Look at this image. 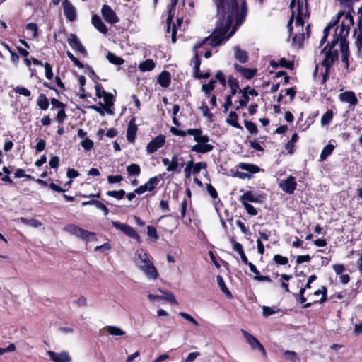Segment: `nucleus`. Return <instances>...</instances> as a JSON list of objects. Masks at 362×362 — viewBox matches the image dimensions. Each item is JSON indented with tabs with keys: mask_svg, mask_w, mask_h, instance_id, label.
Instances as JSON below:
<instances>
[{
	"mask_svg": "<svg viewBox=\"0 0 362 362\" xmlns=\"http://www.w3.org/2000/svg\"><path fill=\"white\" fill-rule=\"evenodd\" d=\"M239 25H236V20L226 18L225 19H219L217 18L216 26L214 31L207 37L197 42L194 46V55L192 59V63L194 64L195 74L199 71L201 64L199 56L203 54V51L200 49L205 45H209L211 47H216L223 42L228 40L236 31Z\"/></svg>",
	"mask_w": 362,
	"mask_h": 362,
	"instance_id": "f257e3e1",
	"label": "nucleus"
},
{
	"mask_svg": "<svg viewBox=\"0 0 362 362\" xmlns=\"http://www.w3.org/2000/svg\"><path fill=\"white\" fill-rule=\"evenodd\" d=\"M216 6V18H226L236 20V25H240L246 15L247 5L245 0H213Z\"/></svg>",
	"mask_w": 362,
	"mask_h": 362,
	"instance_id": "f03ea898",
	"label": "nucleus"
},
{
	"mask_svg": "<svg viewBox=\"0 0 362 362\" xmlns=\"http://www.w3.org/2000/svg\"><path fill=\"white\" fill-rule=\"evenodd\" d=\"M354 24L353 16L350 13L344 16L340 24L334 28V34L332 40V45L339 43L340 51L341 53V62L344 64V68L349 69V42L346 37L349 35L350 26Z\"/></svg>",
	"mask_w": 362,
	"mask_h": 362,
	"instance_id": "7ed1b4c3",
	"label": "nucleus"
},
{
	"mask_svg": "<svg viewBox=\"0 0 362 362\" xmlns=\"http://www.w3.org/2000/svg\"><path fill=\"white\" fill-rule=\"evenodd\" d=\"M291 11V16L288 23L287 27L290 33L292 31V23L293 18H296V27L303 29L304 21L303 16H305L307 8L305 0H291L289 5Z\"/></svg>",
	"mask_w": 362,
	"mask_h": 362,
	"instance_id": "20e7f679",
	"label": "nucleus"
},
{
	"mask_svg": "<svg viewBox=\"0 0 362 362\" xmlns=\"http://www.w3.org/2000/svg\"><path fill=\"white\" fill-rule=\"evenodd\" d=\"M186 134L192 135L194 140L197 142L195 145L192 147V151L196 153H206L214 149V146L209 144V137L208 135L202 134L201 129H188L186 131Z\"/></svg>",
	"mask_w": 362,
	"mask_h": 362,
	"instance_id": "39448f33",
	"label": "nucleus"
},
{
	"mask_svg": "<svg viewBox=\"0 0 362 362\" xmlns=\"http://www.w3.org/2000/svg\"><path fill=\"white\" fill-rule=\"evenodd\" d=\"M335 45H332V41L328 45L325 47L321 51V55L323 59L322 60V66L325 69V74H328L329 68L332 66L334 62L338 58V51L334 49ZM326 76L324 75L322 82H325Z\"/></svg>",
	"mask_w": 362,
	"mask_h": 362,
	"instance_id": "423d86ee",
	"label": "nucleus"
},
{
	"mask_svg": "<svg viewBox=\"0 0 362 362\" xmlns=\"http://www.w3.org/2000/svg\"><path fill=\"white\" fill-rule=\"evenodd\" d=\"M64 230L83 240H88L90 237L95 236V233L86 230L74 224H69L64 228Z\"/></svg>",
	"mask_w": 362,
	"mask_h": 362,
	"instance_id": "0eeeda50",
	"label": "nucleus"
},
{
	"mask_svg": "<svg viewBox=\"0 0 362 362\" xmlns=\"http://www.w3.org/2000/svg\"><path fill=\"white\" fill-rule=\"evenodd\" d=\"M111 224L117 229L122 231L124 234L128 237L136 239L137 241H140V236L135 231V230L126 223H122L119 221H112Z\"/></svg>",
	"mask_w": 362,
	"mask_h": 362,
	"instance_id": "6e6552de",
	"label": "nucleus"
},
{
	"mask_svg": "<svg viewBox=\"0 0 362 362\" xmlns=\"http://www.w3.org/2000/svg\"><path fill=\"white\" fill-rule=\"evenodd\" d=\"M241 332L252 349H258L263 356H267V351L265 349L257 338L244 329H241Z\"/></svg>",
	"mask_w": 362,
	"mask_h": 362,
	"instance_id": "1a4fd4ad",
	"label": "nucleus"
},
{
	"mask_svg": "<svg viewBox=\"0 0 362 362\" xmlns=\"http://www.w3.org/2000/svg\"><path fill=\"white\" fill-rule=\"evenodd\" d=\"M161 180V175L151 177L146 183L137 187L135 189V192H136L137 194H142L146 191L151 192L156 187Z\"/></svg>",
	"mask_w": 362,
	"mask_h": 362,
	"instance_id": "9d476101",
	"label": "nucleus"
},
{
	"mask_svg": "<svg viewBox=\"0 0 362 362\" xmlns=\"http://www.w3.org/2000/svg\"><path fill=\"white\" fill-rule=\"evenodd\" d=\"M151 262L148 254L143 249L137 250L133 257L134 265L139 269L140 267H143Z\"/></svg>",
	"mask_w": 362,
	"mask_h": 362,
	"instance_id": "9b49d317",
	"label": "nucleus"
},
{
	"mask_svg": "<svg viewBox=\"0 0 362 362\" xmlns=\"http://www.w3.org/2000/svg\"><path fill=\"white\" fill-rule=\"evenodd\" d=\"M279 186L284 192L293 194L296 188L297 183L295 177L290 175L286 179L280 180Z\"/></svg>",
	"mask_w": 362,
	"mask_h": 362,
	"instance_id": "f8f14e48",
	"label": "nucleus"
},
{
	"mask_svg": "<svg viewBox=\"0 0 362 362\" xmlns=\"http://www.w3.org/2000/svg\"><path fill=\"white\" fill-rule=\"evenodd\" d=\"M165 136L160 134L153 138L147 145L146 151L151 154L160 148L165 144Z\"/></svg>",
	"mask_w": 362,
	"mask_h": 362,
	"instance_id": "ddd939ff",
	"label": "nucleus"
},
{
	"mask_svg": "<svg viewBox=\"0 0 362 362\" xmlns=\"http://www.w3.org/2000/svg\"><path fill=\"white\" fill-rule=\"evenodd\" d=\"M101 14L105 21L110 24H115L119 22V18L115 12L108 5H103L101 8Z\"/></svg>",
	"mask_w": 362,
	"mask_h": 362,
	"instance_id": "4468645a",
	"label": "nucleus"
},
{
	"mask_svg": "<svg viewBox=\"0 0 362 362\" xmlns=\"http://www.w3.org/2000/svg\"><path fill=\"white\" fill-rule=\"evenodd\" d=\"M139 270L142 272L149 280H156L159 276L158 272L151 261L147 264L140 267Z\"/></svg>",
	"mask_w": 362,
	"mask_h": 362,
	"instance_id": "2eb2a0df",
	"label": "nucleus"
},
{
	"mask_svg": "<svg viewBox=\"0 0 362 362\" xmlns=\"http://www.w3.org/2000/svg\"><path fill=\"white\" fill-rule=\"evenodd\" d=\"M62 7L66 18L70 22L74 21L76 19L77 14L76 8L73 4L68 0H64L62 2Z\"/></svg>",
	"mask_w": 362,
	"mask_h": 362,
	"instance_id": "dca6fc26",
	"label": "nucleus"
},
{
	"mask_svg": "<svg viewBox=\"0 0 362 362\" xmlns=\"http://www.w3.org/2000/svg\"><path fill=\"white\" fill-rule=\"evenodd\" d=\"M68 43L70 47L76 52H80L83 56L87 55V52L85 47L81 44L80 40L76 35L71 33L67 39Z\"/></svg>",
	"mask_w": 362,
	"mask_h": 362,
	"instance_id": "f3484780",
	"label": "nucleus"
},
{
	"mask_svg": "<svg viewBox=\"0 0 362 362\" xmlns=\"http://www.w3.org/2000/svg\"><path fill=\"white\" fill-rule=\"evenodd\" d=\"M47 355L54 362H71V358L67 351L57 353L53 351H48Z\"/></svg>",
	"mask_w": 362,
	"mask_h": 362,
	"instance_id": "a211bd4d",
	"label": "nucleus"
},
{
	"mask_svg": "<svg viewBox=\"0 0 362 362\" xmlns=\"http://www.w3.org/2000/svg\"><path fill=\"white\" fill-rule=\"evenodd\" d=\"M339 100L342 103H349L351 105H356L358 104V98L355 93L351 90H347L340 93L338 95Z\"/></svg>",
	"mask_w": 362,
	"mask_h": 362,
	"instance_id": "6ab92c4d",
	"label": "nucleus"
},
{
	"mask_svg": "<svg viewBox=\"0 0 362 362\" xmlns=\"http://www.w3.org/2000/svg\"><path fill=\"white\" fill-rule=\"evenodd\" d=\"M135 120V117H133L130 119L127 129V139L130 143H134L136 138V134L138 130Z\"/></svg>",
	"mask_w": 362,
	"mask_h": 362,
	"instance_id": "aec40b11",
	"label": "nucleus"
},
{
	"mask_svg": "<svg viewBox=\"0 0 362 362\" xmlns=\"http://www.w3.org/2000/svg\"><path fill=\"white\" fill-rule=\"evenodd\" d=\"M234 69L246 79H251L257 73L256 69H247L238 64H234Z\"/></svg>",
	"mask_w": 362,
	"mask_h": 362,
	"instance_id": "412c9836",
	"label": "nucleus"
},
{
	"mask_svg": "<svg viewBox=\"0 0 362 362\" xmlns=\"http://www.w3.org/2000/svg\"><path fill=\"white\" fill-rule=\"evenodd\" d=\"M91 23L100 33L103 34H106L107 33L108 30L106 25L98 15L95 14L92 16Z\"/></svg>",
	"mask_w": 362,
	"mask_h": 362,
	"instance_id": "4be33fe9",
	"label": "nucleus"
},
{
	"mask_svg": "<svg viewBox=\"0 0 362 362\" xmlns=\"http://www.w3.org/2000/svg\"><path fill=\"white\" fill-rule=\"evenodd\" d=\"M234 57L236 60L240 63H245L248 60L247 52L240 49V47L236 46L234 47Z\"/></svg>",
	"mask_w": 362,
	"mask_h": 362,
	"instance_id": "5701e85b",
	"label": "nucleus"
},
{
	"mask_svg": "<svg viewBox=\"0 0 362 362\" xmlns=\"http://www.w3.org/2000/svg\"><path fill=\"white\" fill-rule=\"evenodd\" d=\"M177 1L178 0H170V4L168 8V18H167V23L168 24V28H167V32H168V33L170 32V23H171V21L174 17V15L175 13V9H176Z\"/></svg>",
	"mask_w": 362,
	"mask_h": 362,
	"instance_id": "b1692460",
	"label": "nucleus"
},
{
	"mask_svg": "<svg viewBox=\"0 0 362 362\" xmlns=\"http://www.w3.org/2000/svg\"><path fill=\"white\" fill-rule=\"evenodd\" d=\"M354 36L356 38V46L357 47V54L362 59V29H355Z\"/></svg>",
	"mask_w": 362,
	"mask_h": 362,
	"instance_id": "393cba45",
	"label": "nucleus"
},
{
	"mask_svg": "<svg viewBox=\"0 0 362 362\" xmlns=\"http://www.w3.org/2000/svg\"><path fill=\"white\" fill-rule=\"evenodd\" d=\"M158 82L162 87H168L170 83V74L165 71H162L158 78Z\"/></svg>",
	"mask_w": 362,
	"mask_h": 362,
	"instance_id": "a878e982",
	"label": "nucleus"
},
{
	"mask_svg": "<svg viewBox=\"0 0 362 362\" xmlns=\"http://www.w3.org/2000/svg\"><path fill=\"white\" fill-rule=\"evenodd\" d=\"M238 168L245 170L250 174H254L259 172L260 168L254 164L251 163H240L238 165Z\"/></svg>",
	"mask_w": 362,
	"mask_h": 362,
	"instance_id": "bb28decb",
	"label": "nucleus"
},
{
	"mask_svg": "<svg viewBox=\"0 0 362 362\" xmlns=\"http://www.w3.org/2000/svg\"><path fill=\"white\" fill-rule=\"evenodd\" d=\"M241 203L244 202H258L259 201V197L255 196L251 191H247L240 197Z\"/></svg>",
	"mask_w": 362,
	"mask_h": 362,
	"instance_id": "cd10ccee",
	"label": "nucleus"
},
{
	"mask_svg": "<svg viewBox=\"0 0 362 362\" xmlns=\"http://www.w3.org/2000/svg\"><path fill=\"white\" fill-rule=\"evenodd\" d=\"M159 291L163 293L162 300H165L172 304L177 305V302L173 293L167 290L159 289Z\"/></svg>",
	"mask_w": 362,
	"mask_h": 362,
	"instance_id": "c85d7f7f",
	"label": "nucleus"
},
{
	"mask_svg": "<svg viewBox=\"0 0 362 362\" xmlns=\"http://www.w3.org/2000/svg\"><path fill=\"white\" fill-rule=\"evenodd\" d=\"M104 330L112 336H123L125 334L124 330L116 326H106L104 327Z\"/></svg>",
	"mask_w": 362,
	"mask_h": 362,
	"instance_id": "c756f323",
	"label": "nucleus"
},
{
	"mask_svg": "<svg viewBox=\"0 0 362 362\" xmlns=\"http://www.w3.org/2000/svg\"><path fill=\"white\" fill-rule=\"evenodd\" d=\"M154 67L155 63L152 59H146V61L140 63L139 65V70L143 72L151 71L154 69Z\"/></svg>",
	"mask_w": 362,
	"mask_h": 362,
	"instance_id": "7c9ffc66",
	"label": "nucleus"
},
{
	"mask_svg": "<svg viewBox=\"0 0 362 362\" xmlns=\"http://www.w3.org/2000/svg\"><path fill=\"white\" fill-rule=\"evenodd\" d=\"M228 85L230 86V88L231 90V95H234L236 94L237 91L239 90L240 91V88H239V83L238 81V80L236 78H235L233 76H230L228 77Z\"/></svg>",
	"mask_w": 362,
	"mask_h": 362,
	"instance_id": "2f4dec72",
	"label": "nucleus"
},
{
	"mask_svg": "<svg viewBox=\"0 0 362 362\" xmlns=\"http://www.w3.org/2000/svg\"><path fill=\"white\" fill-rule=\"evenodd\" d=\"M226 122L233 127L242 129V127L238 122V115L234 111L230 112L229 118L226 119Z\"/></svg>",
	"mask_w": 362,
	"mask_h": 362,
	"instance_id": "473e14b6",
	"label": "nucleus"
},
{
	"mask_svg": "<svg viewBox=\"0 0 362 362\" xmlns=\"http://www.w3.org/2000/svg\"><path fill=\"white\" fill-rule=\"evenodd\" d=\"M334 148V146L332 144H328L326 146H325L320 156V161L325 160L327 158V157L332 153Z\"/></svg>",
	"mask_w": 362,
	"mask_h": 362,
	"instance_id": "72a5a7b5",
	"label": "nucleus"
},
{
	"mask_svg": "<svg viewBox=\"0 0 362 362\" xmlns=\"http://www.w3.org/2000/svg\"><path fill=\"white\" fill-rule=\"evenodd\" d=\"M40 109L46 110L49 107V100L45 94H40L37 100Z\"/></svg>",
	"mask_w": 362,
	"mask_h": 362,
	"instance_id": "f704fd0d",
	"label": "nucleus"
},
{
	"mask_svg": "<svg viewBox=\"0 0 362 362\" xmlns=\"http://www.w3.org/2000/svg\"><path fill=\"white\" fill-rule=\"evenodd\" d=\"M337 22L338 20H336L333 22L332 21L325 28L323 31L324 35L320 40V46L323 45V44L326 42L329 30L335 27Z\"/></svg>",
	"mask_w": 362,
	"mask_h": 362,
	"instance_id": "c9c22d12",
	"label": "nucleus"
},
{
	"mask_svg": "<svg viewBox=\"0 0 362 362\" xmlns=\"http://www.w3.org/2000/svg\"><path fill=\"white\" fill-rule=\"evenodd\" d=\"M19 221L22 223H23L25 225L30 226L33 227V228H38V227H40L42 226V223L41 222H40L38 220L34 219V218L27 219L25 218L21 217L19 218Z\"/></svg>",
	"mask_w": 362,
	"mask_h": 362,
	"instance_id": "e433bc0d",
	"label": "nucleus"
},
{
	"mask_svg": "<svg viewBox=\"0 0 362 362\" xmlns=\"http://www.w3.org/2000/svg\"><path fill=\"white\" fill-rule=\"evenodd\" d=\"M217 283L221 291L228 297L231 298L232 294L230 292V291L227 288L223 279L220 275L217 276Z\"/></svg>",
	"mask_w": 362,
	"mask_h": 362,
	"instance_id": "4c0bfd02",
	"label": "nucleus"
},
{
	"mask_svg": "<svg viewBox=\"0 0 362 362\" xmlns=\"http://www.w3.org/2000/svg\"><path fill=\"white\" fill-rule=\"evenodd\" d=\"M216 83V80L212 78L207 84L202 85V89L207 96L210 95V93L214 89Z\"/></svg>",
	"mask_w": 362,
	"mask_h": 362,
	"instance_id": "58836bf2",
	"label": "nucleus"
},
{
	"mask_svg": "<svg viewBox=\"0 0 362 362\" xmlns=\"http://www.w3.org/2000/svg\"><path fill=\"white\" fill-rule=\"evenodd\" d=\"M127 171L129 175L138 176L141 173V168L139 165L132 163L127 167Z\"/></svg>",
	"mask_w": 362,
	"mask_h": 362,
	"instance_id": "ea45409f",
	"label": "nucleus"
},
{
	"mask_svg": "<svg viewBox=\"0 0 362 362\" xmlns=\"http://www.w3.org/2000/svg\"><path fill=\"white\" fill-rule=\"evenodd\" d=\"M333 118V112L332 110H327L321 117V125H328Z\"/></svg>",
	"mask_w": 362,
	"mask_h": 362,
	"instance_id": "a19ab883",
	"label": "nucleus"
},
{
	"mask_svg": "<svg viewBox=\"0 0 362 362\" xmlns=\"http://www.w3.org/2000/svg\"><path fill=\"white\" fill-rule=\"evenodd\" d=\"M107 58L110 63L115 65H121L124 62L122 58L119 57L111 52H108Z\"/></svg>",
	"mask_w": 362,
	"mask_h": 362,
	"instance_id": "79ce46f5",
	"label": "nucleus"
},
{
	"mask_svg": "<svg viewBox=\"0 0 362 362\" xmlns=\"http://www.w3.org/2000/svg\"><path fill=\"white\" fill-rule=\"evenodd\" d=\"M240 93H242V96L239 99V105L236 107V110H239L240 107L246 106L249 101L247 92H244V90L240 89Z\"/></svg>",
	"mask_w": 362,
	"mask_h": 362,
	"instance_id": "37998d69",
	"label": "nucleus"
},
{
	"mask_svg": "<svg viewBox=\"0 0 362 362\" xmlns=\"http://www.w3.org/2000/svg\"><path fill=\"white\" fill-rule=\"evenodd\" d=\"M192 173L194 175H197L199 173L202 169H206V163L205 162H199L196 163H193V161L192 160Z\"/></svg>",
	"mask_w": 362,
	"mask_h": 362,
	"instance_id": "c03bdc74",
	"label": "nucleus"
},
{
	"mask_svg": "<svg viewBox=\"0 0 362 362\" xmlns=\"http://www.w3.org/2000/svg\"><path fill=\"white\" fill-rule=\"evenodd\" d=\"M179 158L177 155H173L171 160L170 164L167 167L166 170L168 172H174L177 170V167L179 166Z\"/></svg>",
	"mask_w": 362,
	"mask_h": 362,
	"instance_id": "a18cd8bd",
	"label": "nucleus"
},
{
	"mask_svg": "<svg viewBox=\"0 0 362 362\" xmlns=\"http://www.w3.org/2000/svg\"><path fill=\"white\" fill-rule=\"evenodd\" d=\"M106 194L109 197H112L118 200H120L122 198H124V197L126 194V192L124 189H119L118 191L112 190V191H107L106 192Z\"/></svg>",
	"mask_w": 362,
	"mask_h": 362,
	"instance_id": "49530a36",
	"label": "nucleus"
},
{
	"mask_svg": "<svg viewBox=\"0 0 362 362\" xmlns=\"http://www.w3.org/2000/svg\"><path fill=\"white\" fill-rule=\"evenodd\" d=\"M26 30L28 31L31 32V37L33 38H36L38 35V27L36 23H28L25 26Z\"/></svg>",
	"mask_w": 362,
	"mask_h": 362,
	"instance_id": "de8ad7c7",
	"label": "nucleus"
},
{
	"mask_svg": "<svg viewBox=\"0 0 362 362\" xmlns=\"http://www.w3.org/2000/svg\"><path fill=\"white\" fill-rule=\"evenodd\" d=\"M100 107L97 105H91L90 106V108L95 110V112H98L100 115L103 116L105 115V110L109 113L111 112V111L109 110L108 107H105L103 104L102 103H100Z\"/></svg>",
	"mask_w": 362,
	"mask_h": 362,
	"instance_id": "09e8293b",
	"label": "nucleus"
},
{
	"mask_svg": "<svg viewBox=\"0 0 362 362\" xmlns=\"http://www.w3.org/2000/svg\"><path fill=\"white\" fill-rule=\"evenodd\" d=\"M180 316H182L185 320L189 322L192 325H193L195 327H197L199 325V322L189 314L185 313V312H180L179 313Z\"/></svg>",
	"mask_w": 362,
	"mask_h": 362,
	"instance_id": "8fccbe9b",
	"label": "nucleus"
},
{
	"mask_svg": "<svg viewBox=\"0 0 362 362\" xmlns=\"http://www.w3.org/2000/svg\"><path fill=\"white\" fill-rule=\"evenodd\" d=\"M315 296L322 295L320 300L318 301L320 303H322L327 300V289L325 286H322L321 289H318L314 292Z\"/></svg>",
	"mask_w": 362,
	"mask_h": 362,
	"instance_id": "3c124183",
	"label": "nucleus"
},
{
	"mask_svg": "<svg viewBox=\"0 0 362 362\" xmlns=\"http://www.w3.org/2000/svg\"><path fill=\"white\" fill-rule=\"evenodd\" d=\"M273 260L276 264L279 265H286L288 262V258L281 255H275L274 256Z\"/></svg>",
	"mask_w": 362,
	"mask_h": 362,
	"instance_id": "603ef678",
	"label": "nucleus"
},
{
	"mask_svg": "<svg viewBox=\"0 0 362 362\" xmlns=\"http://www.w3.org/2000/svg\"><path fill=\"white\" fill-rule=\"evenodd\" d=\"M245 128L253 134H256L257 133V127L255 123L250 121L245 120L244 122Z\"/></svg>",
	"mask_w": 362,
	"mask_h": 362,
	"instance_id": "864d4df0",
	"label": "nucleus"
},
{
	"mask_svg": "<svg viewBox=\"0 0 362 362\" xmlns=\"http://www.w3.org/2000/svg\"><path fill=\"white\" fill-rule=\"evenodd\" d=\"M14 91L16 93H18L19 95H22L25 97H29L31 95V92L28 88L23 87V86H16L14 88Z\"/></svg>",
	"mask_w": 362,
	"mask_h": 362,
	"instance_id": "5fc2aeb1",
	"label": "nucleus"
},
{
	"mask_svg": "<svg viewBox=\"0 0 362 362\" xmlns=\"http://www.w3.org/2000/svg\"><path fill=\"white\" fill-rule=\"evenodd\" d=\"M102 98H103L104 103H105L107 107L113 105L114 102L112 94L107 92L103 93Z\"/></svg>",
	"mask_w": 362,
	"mask_h": 362,
	"instance_id": "6e6d98bb",
	"label": "nucleus"
},
{
	"mask_svg": "<svg viewBox=\"0 0 362 362\" xmlns=\"http://www.w3.org/2000/svg\"><path fill=\"white\" fill-rule=\"evenodd\" d=\"M66 55L76 66H77L79 69H82L83 67V64L76 57H75L71 52L67 51Z\"/></svg>",
	"mask_w": 362,
	"mask_h": 362,
	"instance_id": "4d7b16f0",
	"label": "nucleus"
},
{
	"mask_svg": "<svg viewBox=\"0 0 362 362\" xmlns=\"http://www.w3.org/2000/svg\"><path fill=\"white\" fill-rule=\"evenodd\" d=\"M284 356L288 359L290 360L292 362H296L298 357L297 354L293 351H285L284 352Z\"/></svg>",
	"mask_w": 362,
	"mask_h": 362,
	"instance_id": "13d9d810",
	"label": "nucleus"
},
{
	"mask_svg": "<svg viewBox=\"0 0 362 362\" xmlns=\"http://www.w3.org/2000/svg\"><path fill=\"white\" fill-rule=\"evenodd\" d=\"M81 146L86 151H89L93 147V141L88 138H85L81 142Z\"/></svg>",
	"mask_w": 362,
	"mask_h": 362,
	"instance_id": "bf43d9fd",
	"label": "nucleus"
},
{
	"mask_svg": "<svg viewBox=\"0 0 362 362\" xmlns=\"http://www.w3.org/2000/svg\"><path fill=\"white\" fill-rule=\"evenodd\" d=\"M293 44L296 46L301 47L304 40V34L295 35L293 37Z\"/></svg>",
	"mask_w": 362,
	"mask_h": 362,
	"instance_id": "052dcab7",
	"label": "nucleus"
},
{
	"mask_svg": "<svg viewBox=\"0 0 362 362\" xmlns=\"http://www.w3.org/2000/svg\"><path fill=\"white\" fill-rule=\"evenodd\" d=\"M242 204L244 206L245 209L249 214L252 216H256L257 214V209L252 204H250L248 202H244Z\"/></svg>",
	"mask_w": 362,
	"mask_h": 362,
	"instance_id": "680f3d73",
	"label": "nucleus"
},
{
	"mask_svg": "<svg viewBox=\"0 0 362 362\" xmlns=\"http://www.w3.org/2000/svg\"><path fill=\"white\" fill-rule=\"evenodd\" d=\"M147 233L148 235L152 238L154 240H157L158 239V235L157 233V230L156 228L151 226H147Z\"/></svg>",
	"mask_w": 362,
	"mask_h": 362,
	"instance_id": "e2e57ef3",
	"label": "nucleus"
},
{
	"mask_svg": "<svg viewBox=\"0 0 362 362\" xmlns=\"http://www.w3.org/2000/svg\"><path fill=\"white\" fill-rule=\"evenodd\" d=\"M45 70V76L47 79L50 80L53 78L52 68V66L46 62L44 64Z\"/></svg>",
	"mask_w": 362,
	"mask_h": 362,
	"instance_id": "0e129e2a",
	"label": "nucleus"
},
{
	"mask_svg": "<svg viewBox=\"0 0 362 362\" xmlns=\"http://www.w3.org/2000/svg\"><path fill=\"white\" fill-rule=\"evenodd\" d=\"M199 109L202 111L203 116L206 117L208 118L212 117V114L210 112L208 106L205 103H203L200 106Z\"/></svg>",
	"mask_w": 362,
	"mask_h": 362,
	"instance_id": "69168bd1",
	"label": "nucleus"
},
{
	"mask_svg": "<svg viewBox=\"0 0 362 362\" xmlns=\"http://www.w3.org/2000/svg\"><path fill=\"white\" fill-rule=\"evenodd\" d=\"M215 80L218 81L221 85L226 86V81L223 73L221 71H217Z\"/></svg>",
	"mask_w": 362,
	"mask_h": 362,
	"instance_id": "338daca9",
	"label": "nucleus"
},
{
	"mask_svg": "<svg viewBox=\"0 0 362 362\" xmlns=\"http://www.w3.org/2000/svg\"><path fill=\"white\" fill-rule=\"evenodd\" d=\"M123 180L122 175H109L107 176V181L109 183H119Z\"/></svg>",
	"mask_w": 362,
	"mask_h": 362,
	"instance_id": "774afa93",
	"label": "nucleus"
}]
</instances>
